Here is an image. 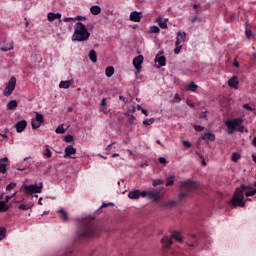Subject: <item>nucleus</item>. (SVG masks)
Instances as JSON below:
<instances>
[{
    "instance_id": "nucleus-26",
    "label": "nucleus",
    "mask_w": 256,
    "mask_h": 256,
    "mask_svg": "<svg viewBox=\"0 0 256 256\" xmlns=\"http://www.w3.org/2000/svg\"><path fill=\"white\" fill-rule=\"evenodd\" d=\"M114 73H115V68H113V66H108L105 70L106 77H113Z\"/></svg>"
},
{
    "instance_id": "nucleus-46",
    "label": "nucleus",
    "mask_w": 256,
    "mask_h": 256,
    "mask_svg": "<svg viewBox=\"0 0 256 256\" xmlns=\"http://www.w3.org/2000/svg\"><path fill=\"white\" fill-rule=\"evenodd\" d=\"M128 123H129V125H133V123H135V116L134 115H130L128 117Z\"/></svg>"
},
{
    "instance_id": "nucleus-35",
    "label": "nucleus",
    "mask_w": 256,
    "mask_h": 256,
    "mask_svg": "<svg viewBox=\"0 0 256 256\" xmlns=\"http://www.w3.org/2000/svg\"><path fill=\"white\" fill-rule=\"evenodd\" d=\"M197 87L198 86L195 84V82H191L187 89L188 91H192L193 93H195V91H197Z\"/></svg>"
},
{
    "instance_id": "nucleus-50",
    "label": "nucleus",
    "mask_w": 256,
    "mask_h": 256,
    "mask_svg": "<svg viewBox=\"0 0 256 256\" xmlns=\"http://www.w3.org/2000/svg\"><path fill=\"white\" fill-rule=\"evenodd\" d=\"M158 161L161 163V165H167V159H165V157H160Z\"/></svg>"
},
{
    "instance_id": "nucleus-63",
    "label": "nucleus",
    "mask_w": 256,
    "mask_h": 256,
    "mask_svg": "<svg viewBox=\"0 0 256 256\" xmlns=\"http://www.w3.org/2000/svg\"><path fill=\"white\" fill-rule=\"evenodd\" d=\"M77 21H83V19H85V17H83V16H77Z\"/></svg>"
},
{
    "instance_id": "nucleus-43",
    "label": "nucleus",
    "mask_w": 256,
    "mask_h": 256,
    "mask_svg": "<svg viewBox=\"0 0 256 256\" xmlns=\"http://www.w3.org/2000/svg\"><path fill=\"white\" fill-rule=\"evenodd\" d=\"M55 131L58 135H63V133H65V128H63V126H58Z\"/></svg>"
},
{
    "instance_id": "nucleus-48",
    "label": "nucleus",
    "mask_w": 256,
    "mask_h": 256,
    "mask_svg": "<svg viewBox=\"0 0 256 256\" xmlns=\"http://www.w3.org/2000/svg\"><path fill=\"white\" fill-rule=\"evenodd\" d=\"M194 129L195 131H204L205 130V127L201 126V125H194Z\"/></svg>"
},
{
    "instance_id": "nucleus-27",
    "label": "nucleus",
    "mask_w": 256,
    "mask_h": 256,
    "mask_svg": "<svg viewBox=\"0 0 256 256\" xmlns=\"http://www.w3.org/2000/svg\"><path fill=\"white\" fill-rule=\"evenodd\" d=\"M90 13H92V15H99L101 13V8L98 5H94L90 8Z\"/></svg>"
},
{
    "instance_id": "nucleus-53",
    "label": "nucleus",
    "mask_w": 256,
    "mask_h": 256,
    "mask_svg": "<svg viewBox=\"0 0 256 256\" xmlns=\"http://www.w3.org/2000/svg\"><path fill=\"white\" fill-rule=\"evenodd\" d=\"M243 108L246 109V111H253V107H251L249 104H244Z\"/></svg>"
},
{
    "instance_id": "nucleus-42",
    "label": "nucleus",
    "mask_w": 256,
    "mask_h": 256,
    "mask_svg": "<svg viewBox=\"0 0 256 256\" xmlns=\"http://www.w3.org/2000/svg\"><path fill=\"white\" fill-rule=\"evenodd\" d=\"M64 141H65L66 143H73V135H71V134L66 135V136L64 137Z\"/></svg>"
},
{
    "instance_id": "nucleus-60",
    "label": "nucleus",
    "mask_w": 256,
    "mask_h": 256,
    "mask_svg": "<svg viewBox=\"0 0 256 256\" xmlns=\"http://www.w3.org/2000/svg\"><path fill=\"white\" fill-rule=\"evenodd\" d=\"M109 205H111V203L107 204V203H103L100 207V209H104V207H109Z\"/></svg>"
},
{
    "instance_id": "nucleus-45",
    "label": "nucleus",
    "mask_w": 256,
    "mask_h": 256,
    "mask_svg": "<svg viewBox=\"0 0 256 256\" xmlns=\"http://www.w3.org/2000/svg\"><path fill=\"white\" fill-rule=\"evenodd\" d=\"M159 31H161V29H159V27H157V26H152L150 28L151 33H159Z\"/></svg>"
},
{
    "instance_id": "nucleus-5",
    "label": "nucleus",
    "mask_w": 256,
    "mask_h": 256,
    "mask_svg": "<svg viewBox=\"0 0 256 256\" xmlns=\"http://www.w3.org/2000/svg\"><path fill=\"white\" fill-rule=\"evenodd\" d=\"M91 37V33L87 30V26L82 22H77L75 24L74 34L72 36L73 41H87Z\"/></svg>"
},
{
    "instance_id": "nucleus-3",
    "label": "nucleus",
    "mask_w": 256,
    "mask_h": 256,
    "mask_svg": "<svg viewBox=\"0 0 256 256\" xmlns=\"http://www.w3.org/2000/svg\"><path fill=\"white\" fill-rule=\"evenodd\" d=\"M199 189V185L197 182H193L191 180H186L181 182L180 191H182L178 195V201H183V199H187V197H191L193 193H195Z\"/></svg>"
},
{
    "instance_id": "nucleus-62",
    "label": "nucleus",
    "mask_w": 256,
    "mask_h": 256,
    "mask_svg": "<svg viewBox=\"0 0 256 256\" xmlns=\"http://www.w3.org/2000/svg\"><path fill=\"white\" fill-rule=\"evenodd\" d=\"M69 21H73V18H65L64 23H69Z\"/></svg>"
},
{
    "instance_id": "nucleus-10",
    "label": "nucleus",
    "mask_w": 256,
    "mask_h": 256,
    "mask_svg": "<svg viewBox=\"0 0 256 256\" xmlns=\"http://www.w3.org/2000/svg\"><path fill=\"white\" fill-rule=\"evenodd\" d=\"M141 19H143V12L133 11L130 13V21H133L134 23H139L141 22Z\"/></svg>"
},
{
    "instance_id": "nucleus-57",
    "label": "nucleus",
    "mask_w": 256,
    "mask_h": 256,
    "mask_svg": "<svg viewBox=\"0 0 256 256\" xmlns=\"http://www.w3.org/2000/svg\"><path fill=\"white\" fill-rule=\"evenodd\" d=\"M100 105L101 107H105L107 105V100L103 98Z\"/></svg>"
},
{
    "instance_id": "nucleus-1",
    "label": "nucleus",
    "mask_w": 256,
    "mask_h": 256,
    "mask_svg": "<svg viewBox=\"0 0 256 256\" xmlns=\"http://www.w3.org/2000/svg\"><path fill=\"white\" fill-rule=\"evenodd\" d=\"M243 191H247L245 194ZM256 195V188H253L251 185L241 184L240 187H237L233 197L231 198L229 205L232 207H245V196L254 197Z\"/></svg>"
},
{
    "instance_id": "nucleus-39",
    "label": "nucleus",
    "mask_w": 256,
    "mask_h": 256,
    "mask_svg": "<svg viewBox=\"0 0 256 256\" xmlns=\"http://www.w3.org/2000/svg\"><path fill=\"white\" fill-rule=\"evenodd\" d=\"M36 121L42 123H45V118L42 116V114H39L38 112H36Z\"/></svg>"
},
{
    "instance_id": "nucleus-56",
    "label": "nucleus",
    "mask_w": 256,
    "mask_h": 256,
    "mask_svg": "<svg viewBox=\"0 0 256 256\" xmlns=\"http://www.w3.org/2000/svg\"><path fill=\"white\" fill-rule=\"evenodd\" d=\"M200 119H207V112H202L200 114Z\"/></svg>"
},
{
    "instance_id": "nucleus-13",
    "label": "nucleus",
    "mask_w": 256,
    "mask_h": 256,
    "mask_svg": "<svg viewBox=\"0 0 256 256\" xmlns=\"http://www.w3.org/2000/svg\"><path fill=\"white\" fill-rule=\"evenodd\" d=\"M64 151H65V155H64L65 159H67V157H71V155H75V153H77V149H75L71 145L67 146Z\"/></svg>"
},
{
    "instance_id": "nucleus-37",
    "label": "nucleus",
    "mask_w": 256,
    "mask_h": 256,
    "mask_svg": "<svg viewBox=\"0 0 256 256\" xmlns=\"http://www.w3.org/2000/svg\"><path fill=\"white\" fill-rule=\"evenodd\" d=\"M239 159H241V155H240L239 153H237V152H234V153L232 154V161H233L234 163H237V162L239 161Z\"/></svg>"
},
{
    "instance_id": "nucleus-55",
    "label": "nucleus",
    "mask_w": 256,
    "mask_h": 256,
    "mask_svg": "<svg viewBox=\"0 0 256 256\" xmlns=\"http://www.w3.org/2000/svg\"><path fill=\"white\" fill-rule=\"evenodd\" d=\"M247 39H251L252 32L250 30L245 31Z\"/></svg>"
},
{
    "instance_id": "nucleus-23",
    "label": "nucleus",
    "mask_w": 256,
    "mask_h": 256,
    "mask_svg": "<svg viewBox=\"0 0 256 256\" xmlns=\"http://www.w3.org/2000/svg\"><path fill=\"white\" fill-rule=\"evenodd\" d=\"M56 19H61V13H48V21H55Z\"/></svg>"
},
{
    "instance_id": "nucleus-59",
    "label": "nucleus",
    "mask_w": 256,
    "mask_h": 256,
    "mask_svg": "<svg viewBox=\"0 0 256 256\" xmlns=\"http://www.w3.org/2000/svg\"><path fill=\"white\" fill-rule=\"evenodd\" d=\"M141 112L143 113V115H145L146 117L149 116V112H147V110L145 109H141Z\"/></svg>"
},
{
    "instance_id": "nucleus-44",
    "label": "nucleus",
    "mask_w": 256,
    "mask_h": 256,
    "mask_svg": "<svg viewBox=\"0 0 256 256\" xmlns=\"http://www.w3.org/2000/svg\"><path fill=\"white\" fill-rule=\"evenodd\" d=\"M62 256H73V249L66 250Z\"/></svg>"
},
{
    "instance_id": "nucleus-11",
    "label": "nucleus",
    "mask_w": 256,
    "mask_h": 256,
    "mask_svg": "<svg viewBox=\"0 0 256 256\" xmlns=\"http://www.w3.org/2000/svg\"><path fill=\"white\" fill-rule=\"evenodd\" d=\"M155 61L160 65V67H165L167 65V58L163 56V52H160L156 55Z\"/></svg>"
},
{
    "instance_id": "nucleus-15",
    "label": "nucleus",
    "mask_w": 256,
    "mask_h": 256,
    "mask_svg": "<svg viewBox=\"0 0 256 256\" xmlns=\"http://www.w3.org/2000/svg\"><path fill=\"white\" fill-rule=\"evenodd\" d=\"M229 87L232 89H238L239 87V80H237V76H233L229 81H228Z\"/></svg>"
},
{
    "instance_id": "nucleus-6",
    "label": "nucleus",
    "mask_w": 256,
    "mask_h": 256,
    "mask_svg": "<svg viewBox=\"0 0 256 256\" xmlns=\"http://www.w3.org/2000/svg\"><path fill=\"white\" fill-rule=\"evenodd\" d=\"M161 191H163V188H153L152 190H143L140 192V197H148L149 199H152V201H160Z\"/></svg>"
},
{
    "instance_id": "nucleus-20",
    "label": "nucleus",
    "mask_w": 256,
    "mask_h": 256,
    "mask_svg": "<svg viewBox=\"0 0 256 256\" xmlns=\"http://www.w3.org/2000/svg\"><path fill=\"white\" fill-rule=\"evenodd\" d=\"M172 239H175L178 243H183V237L181 236V232L174 231L171 235Z\"/></svg>"
},
{
    "instance_id": "nucleus-38",
    "label": "nucleus",
    "mask_w": 256,
    "mask_h": 256,
    "mask_svg": "<svg viewBox=\"0 0 256 256\" xmlns=\"http://www.w3.org/2000/svg\"><path fill=\"white\" fill-rule=\"evenodd\" d=\"M44 157H47V159H51V157L53 156V153H51V149L46 148L44 153H43Z\"/></svg>"
},
{
    "instance_id": "nucleus-29",
    "label": "nucleus",
    "mask_w": 256,
    "mask_h": 256,
    "mask_svg": "<svg viewBox=\"0 0 256 256\" xmlns=\"http://www.w3.org/2000/svg\"><path fill=\"white\" fill-rule=\"evenodd\" d=\"M175 184V175H172L166 179V187H171Z\"/></svg>"
},
{
    "instance_id": "nucleus-24",
    "label": "nucleus",
    "mask_w": 256,
    "mask_h": 256,
    "mask_svg": "<svg viewBox=\"0 0 256 256\" xmlns=\"http://www.w3.org/2000/svg\"><path fill=\"white\" fill-rule=\"evenodd\" d=\"M72 85L71 80L61 81L59 83L60 89H69V86Z\"/></svg>"
},
{
    "instance_id": "nucleus-41",
    "label": "nucleus",
    "mask_w": 256,
    "mask_h": 256,
    "mask_svg": "<svg viewBox=\"0 0 256 256\" xmlns=\"http://www.w3.org/2000/svg\"><path fill=\"white\" fill-rule=\"evenodd\" d=\"M17 187V183L11 182L6 186V191H11V189H15Z\"/></svg>"
},
{
    "instance_id": "nucleus-16",
    "label": "nucleus",
    "mask_w": 256,
    "mask_h": 256,
    "mask_svg": "<svg viewBox=\"0 0 256 256\" xmlns=\"http://www.w3.org/2000/svg\"><path fill=\"white\" fill-rule=\"evenodd\" d=\"M187 37V34L185 32H178L177 33V39L175 42V45H181L185 41V38Z\"/></svg>"
},
{
    "instance_id": "nucleus-9",
    "label": "nucleus",
    "mask_w": 256,
    "mask_h": 256,
    "mask_svg": "<svg viewBox=\"0 0 256 256\" xmlns=\"http://www.w3.org/2000/svg\"><path fill=\"white\" fill-rule=\"evenodd\" d=\"M144 59L143 55H138L133 59V65L136 70L141 71Z\"/></svg>"
},
{
    "instance_id": "nucleus-18",
    "label": "nucleus",
    "mask_w": 256,
    "mask_h": 256,
    "mask_svg": "<svg viewBox=\"0 0 256 256\" xmlns=\"http://www.w3.org/2000/svg\"><path fill=\"white\" fill-rule=\"evenodd\" d=\"M129 199H139L141 197V191L140 190H133L128 193Z\"/></svg>"
},
{
    "instance_id": "nucleus-12",
    "label": "nucleus",
    "mask_w": 256,
    "mask_h": 256,
    "mask_svg": "<svg viewBox=\"0 0 256 256\" xmlns=\"http://www.w3.org/2000/svg\"><path fill=\"white\" fill-rule=\"evenodd\" d=\"M17 133H23L27 129V121L22 120L16 123L15 125Z\"/></svg>"
},
{
    "instance_id": "nucleus-34",
    "label": "nucleus",
    "mask_w": 256,
    "mask_h": 256,
    "mask_svg": "<svg viewBox=\"0 0 256 256\" xmlns=\"http://www.w3.org/2000/svg\"><path fill=\"white\" fill-rule=\"evenodd\" d=\"M153 123H155V118L145 119L143 121V125H145L146 127H149V125H153Z\"/></svg>"
},
{
    "instance_id": "nucleus-7",
    "label": "nucleus",
    "mask_w": 256,
    "mask_h": 256,
    "mask_svg": "<svg viewBox=\"0 0 256 256\" xmlns=\"http://www.w3.org/2000/svg\"><path fill=\"white\" fill-rule=\"evenodd\" d=\"M17 86V78L12 76L10 80L7 82L6 87L4 88L3 95L5 97H11L13 95V91H15V87Z\"/></svg>"
},
{
    "instance_id": "nucleus-25",
    "label": "nucleus",
    "mask_w": 256,
    "mask_h": 256,
    "mask_svg": "<svg viewBox=\"0 0 256 256\" xmlns=\"http://www.w3.org/2000/svg\"><path fill=\"white\" fill-rule=\"evenodd\" d=\"M88 56L92 63H97V52L95 50H91Z\"/></svg>"
},
{
    "instance_id": "nucleus-31",
    "label": "nucleus",
    "mask_w": 256,
    "mask_h": 256,
    "mask_svg": "<svg viewBox=\"0 0 256 256\" xmlns=\"http://www.w3.org/2000/svg\"><path fill=\"white\" fill-rule=\"evenodd\" d=\"M9 209V206H7V204L5 203V201H0V213L3 212H7V210Z\"/></svg>"
},
{
    "instance_id": "nucleus-64",
    "label": "nucleus",
    "mask_w": 256,
    "mask_h": 256,
    "mask_svg": "<svg viewBox=\"0 0 256 256\" xmlns=\"http://www.w3.org/2000/svg\"><path fill=\"white\" fill-rule=\"evenodd\" d=\"M252 143H253L254 147H256V137L253 138Z\"/></svg>"
},
{
    "instance_id": "nucleus-51",
    "label": "nucleus",
    "mask_w": 256,
    "mask_h": 256,
    "mask_svg": "<svg viewBox=\"0 0 256 256\" xmlns=\"http://www.w3.org/2000/svg\"><path fill=\"white\" fill-rule=\"evenodd\" d=\"M182 144L184 145V147L186 148V149H190V147H191V142H189V141H183L182 142Z\"/></svg>"
},
{
    "instance_id": "nucleus-33",
    "label": "nucleus",
    "mask_w": 256,
    "mask_h": 256,
    "mask_svg": "<svg viewBox=\"0 0 256 256\" xmlns=\"http://www.w3.org/2000/svg\"><path fill=\"white\" fill-rule=\"evenodd\" d=\"M31 125H32V129H39V127H41V122H38L37 120L32 119Z\"/></svg>"
},
{
    "instance_id": "nucleus-21",
    "label": "nucleus",
    "mask_w": 256,
    "mask_h": 256,
    "mask_svg": "<svg viewBox=\"0 0 256 256\" xmlns=\"http://www.w3.org/2000/svg\"><path fill=\"white\" fill-rule=\"evenodd\" d=\"M58 213L60 214V218L62 219V221H64V223H67V221H69V214H67V212L63 209L58 210Z\"/></svg>"
},
{
    "instance_id": "nucleus-2",
    "label": "nucleus",
    "mask_w": 256,
    "mask_h": 256,
    "mask_svg": "<svg viewBox=\"0 0 256 256\" xmlns=\"http://www.w3.org/2000/svg\"><path fill=\"white\" fill-rule=\"evenodd\" d=\"M95 233H97V226L93 219L85 218L79 222L77 235L80 241L93 237Z\"/></svg>"
},
{
    "instance_id": "nucleus-32",
    "label": "nucleus",
    "mask_w": 256,
    "mask_h": 256,
    "mask_svg": "<svg viewBox=\"0 0 256 256\" xmlns=\"http://www.w3.org/2000/svg\"><path fill=\"white\" fill-rule=\"evenodd\" d=\"M5 235H7V228L0 227V241H3V239H5Z\"/></svg>"
},
{
    "instance_id": "nucleus-54",
    "label": "nucleus",
    "mask_w": 256,
    "mask_h": 256,
    "mask_svg": "<svg viewBox=\"0 0 256 256\" xmlns=\"http://www.w3.org/2000/svg\"><path fill=\"white\" fill-rule=\"evenodd\" d=\"M232 65H233V67H235L236 69H239V61H237V59H234Z\"/></svg>"
},
{
    "instance_id": "nucleus-4",
    "label": "nucleus",
    "mask_w": 256,
    "mask_h": 256,
    "mask_svg": "<svg viewBox=\"0 0 256 256\" xmlns=\"http://www.w3.org/2000/svg\"><path fill=\"white\" fill-rule=\"evenodd\" d=\"M225 125L228 129V135H233L235 131H239V133H249V130L245 129V126H243V118L227 120Z\"/></svg>"
},
{
    "instance_id": "nucleus-36",
    "label": "nucleus",
    "mask_w": 256,
    "mask_h": 256,
    "mask_svg": "<svg viewBox=\"0 0 256 256\" xmlns=\"http://www.w3.org/2000/svg\"><path fill=\"white\" fill-rule=\"evenodd\" d=\"M13 49V44L10 42L9 44H6L5 46L1 47V51H11Z\"/></svg>"
},
{
    "instance_id": "nucleus-28",
    "label": "nucleus",
    "mask_w": 256,
    "mask_h": 256,
    "mask_svg": "<svg viewBox=\"0 0 256 256\" xmlns=\"http://www.w3.org/2000/svg\"><path fill=\"white\" fill-rule=\"evenodd\" d=\"M156 23H158L160 29H167V22L163 21V19L157 18Z\"/></svg>"
},
{
    "instance_id": "nucleus-40",
    "label": "nucleus",
    "mask_w": 256,
    "mask_h": 256,
    "mask_svg": "<svg viewBox=\"0 0 256 256\" xmlns=\"http://www.w3.org/2000/svg\"><path fill=\"white\" fill-rule=\"evenodd\" d=\"M163 183H165L163 180L155 179V180H153L152 185H153V187H157V185H163Z\"/></svg>"
},
{
    "instance_id": "nucleus-8",
    "label": "nucleus",
    "mask_w": 256,
    "mask_h": 256,
    "mask_svg": "<svg viewBox=\"0 0 256 256\" xmlns=\"http://www.w3.org/2000/svg\"><path fill=\"white\" fill-rule=\"evenodd\" d=\"M24 191L26 195H35V193H41L43 191V182H40L39 185H25Z\"/></svg>"
},
{
    "instance_id": "nucleus-58",
    "label": "nucleus",
    "mask_w": 256,
    "mask_h": 256,
    "mask_svg": "<svg viewBox=\"0 0 256 256\" xmlns=\"http://www.w3.org/2000/svg\"><path fill=\"white\" fill-rule=\"evenodd\" d=\"M11 199H12V196H6L4 203H5V204H6V203H9V201H11Z\"/></svg>"
},
{
    "instance_id": "nucleus-30",
    "label": "nucleus",
    "mask_w": 256,
    "mask_h": 256,
    "mask_svg": "<svg viewBox=\"0 0 256 256\" xmlns=\"http://www.w3.org/2000/svg\"><path fill=\"white\" fill-rule=\"evenodd\" d=\"M31 207H33V204H21L18 206V209H20L21 211H29Z\"/></svg>"
},
{
    "instance_id": "nucleus-19",
    "label": "nucleus",
    "mask_w": 256,
    "mask_h": 256,
    "mask_svg": "<svg viewBox=\"0 0 256 256\" xmlns=\"http://www.w3.org/2000/svg\"><path fill=\"white\" fill-rule=\"evenodd\" d=\"M162 245L163 247H165L166 249H169L170 245H173V239L165 236L163 239H162Z\"/></svg>"
},
{
    "instance_id": "nucleus-61",
    "label": "nucleus",
    "mask_w": 256,
    "mask_h": 256,
    "mask_svg": "<svg viewBox=\"0 0 256 256\" xmlns=\"http://www.w3.org/2000/svg\"><path fill=\"white\" fill-rule=\"evenodd\" d=\"M198 19L199 18L197 16H195L194 18L191 19V23H196Z\"/></svg>"
},
{
    "instance_id": "nucleus-49",
    "label": "nucleus",
    "mask_w": 256,
    "mask_h": 256,
    "mask_svg": "<svg viewBox=\"0 0 256 256\" xmlns=\"http://www.w3.org/2000/svg\"><path fill=\"white\" fill-rule=\"evenodd\" d=\"M174 103H181V97L179 96V94H175L174 95Z\"/></svg>"
},
{
    "instance_id": "nucleus-17",
    "label": "nucleus",
    "mask_w": 256,
    "mask_h": 256,
    "mask_svg": "<svg viewBox=\"0 0 256 256\" xmlns=\"http://www.w3.org/2000/svg\"><path fill=\"white\" fill-rule=\"evenodd\" d=\"M202 141H215V134L208 132L199 138Z\"/></svg>"
},
{
    "instance_id": "nucleus-47",
    "label": "nucleus",
    "mask_w": 256,
    "mask_h": 256,
    "mask_svg": "<svg viewBox=\"0 0 256 256\" xmlns=\"http://www.w3.org/2000/svg\"><path fill=\"white\" fill-rule=\"evenodd\" d=\"M178 203V201H170L166 204V207H175Z\"/></svg>"
},
{
    "instance_id": "nucleus-14",
    "label": "nucleus",
    "mask_w": 256,
    "mask_h": 256,
    "mask_svg": "<svg viewBox=\"0 0 256 256\" xmlns=\"http://www.w3.org/2000/svg\"><path fill=\"white\" fill-rule=\"evenodd\" d=\"M7 161H9L7 157L0 159V173H7Z\"/></svg>"
},
{
    "instance_id": "nucleus-22",
    "label": "nucleus",
    "mask_w": 256,
    "mask_h": 256,
    "mask_svg": "<svg viewBox=\"0 0 256 256\" xmlns=\"http://www.w3.org/2000/svg\"><path fill=\"white\" fill-rule=\"evenodd\" d=\"M18 105H19V103L17 102V100H11L7 104V109H9V111H15V109H17Z\"/></svg>"
},
{
    "instance_id": "nucleus-52",
    "label": "nucleus",
    "mask_w": 256,
    "mask_h": 256,
    "mask_svg": "<svg viewBox=\"0 0 256 256\" xmlns=\"http://www.w3.org/2000/svg\"><path fill=\"white\" fill-rule=\"evenodd\" d=\"M181 44L180 45H176V48L174 49V52L176 53V55H179V53H181Z\"/></svg>"
}]
</instances>
